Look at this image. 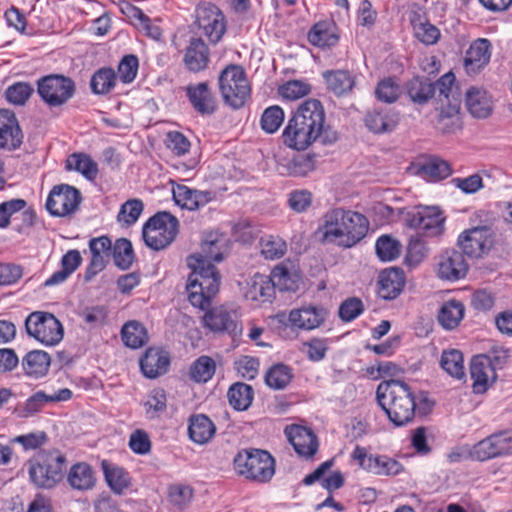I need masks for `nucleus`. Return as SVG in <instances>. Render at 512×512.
<instances>
[{
    "mask_svg": "<svg viewBox=\"0 0 512 512\" xmlns=\"http://www.w3.org/2000/svg\"><path fill=\"white\" fill-rule=\"evenodd\" d=\"M375 249L380 260L392 261L400 255L401 244L389 235H382L377 239Z\"/></svg>",
    "mask_w": 512,
    "mask_h": 512,
    "instance_id": "54",
    "label": "nucleus"
},
{
    "mask_svg": "<svg viewBox=\"0 0 512 512\" xmlns=\"http://www.w3.org/2000/svg\"><path fill=\"white\" fill-rule=\"evenodd\" d=\"M101 467L105 480L113 492L121 494L129 487L130 476L123 467L113 464L107 460H103L101 462Z\"/></svg>",
    "mask_w": 512,
    "mask_h": 512,
    "instance_id": "37",
    "label": "nucleus"
},
{
    "mask_svg": "<svg viewBox=\"0 0 512 512\" xmlns=\"http://www.w3.org/2000/svg\"><path fill=\"white\" fill-rule=\"evenodd\" d=\"M261 256L266 260L281 259L287 252L286 241L277 235H264L259 240Z\"/></svg>",
    "mask_w": 512,
    "mask_h": 512,
    "instance_id": "45",
    "label": "nucleus"
},
{
    "mask_svg": "<svg viewBox=\"0 0 512 512\" xmlns=\"http://www.w3.org/2000/svg\"><path fill=\"white\" fill-rule=\"evenodd\" d=\"M51 363L49 354L42 350L28 352L22 359V367L26 375L40 378L47 374Z\"/></svg>",
    "mask_w": 512,
    "mask_h": 512,
    "instance_id": "36",
    "label": "nucleus"
},
{
    "mask_svg": "<svg viewBox=\"0 0 512 512\" xmlns=\"http://www.w3.org/2000/svg\"><path fill=\"white\" fill-rule=\"evenodd\" d=\"M65 168L68 171L79 172L89 181H94L98 175V164L85 153L69 155L65 161Z\"/></svg>",
    "mask_w": 512,
    "mask_h": 512,
    "instance_id": "40",
    "label": "nucleus"
},
{
    "mask_svg": "<svg viewBox=\"0 0 512 512\" xmlns=\"http://www.w3.org/2000/svg\"><path fill=\"white\" fill-rule=\"evenodd\" d=\"M491 177L486 175V178H482L479 174H473L466 178H453L451 183L462 192H477L479 189H489L492 187L489 185Z\"/></svg>",
    "mask_w": 512,
    "mask_h": 512,
    "instance_id": "57",
    "label": "nucleus"
},
{
    "mask_svg": "<svg viewBox=\"0 0 512 512\" xmlns=\"http://www.w3.org/2000/svg\"><path fill=\"white\" fill-rule=\"evenodd\" d=\"M81 201V194H48L45 207L53 217H66L78 209Z\"/></svg>",
    "mask_w": 512,
    "mask_h": 512,
    "instance_id": "27",
    "label": "nucleus"
},
{
    "mask_svg": "<svg viewBox=\"0 0 512 512\" xmlns=\"http://www.w3.org/2000/svg\"><path fill=\"white\" fill-rule=\"evenodd\" d=\"M292 378V369L285 364L278 363L266 372L265 383L274 390H282L288 386Z\"/></svg>",
    "mask_w": 512,
    "mask_h": 512,
    "instance_id": "48",
    "label": "nucleus"
},
{
    "mask_svg": "<svg viewBox=\"0 0 512 512\" xmlns=\"http://www.w3.org/2000/svg\"><path fill=\"white\" fill-rule=\"evenodd\" d=\"M506 358V352H503L502 355L493 356L480 354L472 358L470 375L475 393H484L489 385L496 380V369L502 366Z\"/></svg>",
    "mask_w": 512,
    "mask_h": 512,
    "instance_id": "11",
    "label": "nucleus"
},
{
    "mask_svg": "<svg viewBox=\"0 0 512 512\" xmlns=\"http://www.w3.org/2000/svg\"><path fill=\"white\" fill-rule=\"evenodd\" d=\"M186 95L193 108L202 115H210L216 110V101L212 95L208 83L201 82L186 87Z\"/></svg>",
    "mask_w": 512,
    "mask_h": 512,
    "instance_id": "24",
    "label": "nucleus"
},
{
    "mask_svg": "<svg viewBox=\"0 0 512 512\" xmlns=\"http://www.w3.org/2000/svg\"><path fill=\"white\" fill-rule=\"evenodd\" d=\"M215 371V361L211 357L203 355L191 364L189 375L195 382L206 383L213 377Z\"/></svg>",
    "mask_w": 512,
    "mask_h": 512,
    "instance_id": "50",
    "label": "nucleus"
},
{
    "mask_svg": "<svg viewBox=\"0 0 512 512\" xmlns=\"http://www.w3.org/2000/svg\"><path fill=\"white\" fill-rule=\"evenodd\" d=\"M427 254V248L418 236L411 237L407 246L406 262L409 265H418Z\"/></svg>",
    "mask_w": 512,
    "mask_h": 512,
    "instance_id": "64",
    "label": "nucleus"
},
{
    "mask_svg": "<svg viewBox=\"0 0 512 512\" xmlns=\"http://www.w3.org/2000/svg\"><path fill=\"white\" fill-rule=\"evenodd\" d=\"M405 222L425 237H438L444 232L445 217L438 207H418L407 212Z\"/></svg>",
    "mask_w": 512,
    "mask_h": 512,
    "instance_id": "12",
    "label": "nucleus"
},
{
    "mask_svg": "<svg viewBox=\"0 0 512 512\" xmlns=\"http://www.w3.org/2000/svg\"><path fill=\"white\" fill-rule=\"evenodd\" d=\"M405 286V274L400 268L385 269L379 275L378 295L385 300L397 298Z\"/></svg>",
    "mask_w": 512,
    "mask_h": 512,
    "instance_id": "22",
    "label": "nucleus"
},
{
    "mask_svg": "<svg viewBox=\"0 0 512 512\" xmlns=\"http://www.w3.org/2000/svg\"><path fill=\"white\" fill-rule=\"evenodd\" d=\"M229 404L237 411L247 410L254 398L253 388L243 382L231 385L227 392Z\"/></svg>",
    "mask_w": 512,
    "mask_h": 512,
    "instance_id": "44",
    "label": "nucleus"
},
{
    "mask_svg": "<svg viewBox=\"0 0 512 512\" xmlns=\"http://www.w3.org/2000/svg\"><path fill=\"white\" fill-rule=\"evenodd\" d=\"M235 471L246 479L266 483L275 474L274 458L264 450L244 449L233 461Z\"/></svg>",
    "mask_w": 512,
    "mask_h": 512,
    "instance_id": "5",
    "label": "nucleus"
},
{
    "mask_svg": "<svg viewBox=\"0 0 512 512\" xmlns=\"http://www.w3.org/2000/svg\"><path fill=\"white\" fill-rule=\"evenodd\" d=\"M278 92L287 100H296L310 93V85L301 80H291L281 85Z\"/></svg>",
    "mask_w": 512,
    "mask_h": 512,
    "instance_id": "62",
    "label": "nucleus"
},
{
    "mask_svg": "<svg viewBox=\"0 0 512 512\" xmlns=\"http://www.w3.org/2000/svg\"><path fill=\"white\" fill-rule=\"evenodd\" d=\"M112 254L115 265L123 270L129 269L135 258L132 243L126 238L116 240Z\"/></svg>",
    "mask_w": 512,
    "mask_h": 512,
    "instance_id": "52",
    "label": "nucleus"
},
{
    "mask_svg": "<svg viewBox=\"0 0 512 512\" xmlns=\"http://www.w3.org/2000/svg\"><path fill=\"white\" fill-rule=\"evenodd\" d=\"M376 398L394 426H405L414 419L415 395L405 382L394 379L381 382L376 390Z\"/></svg>",
    "mask_w": 512,
    "mask_h": 512,
    "instance_id": "3",
    "label": "nucleus"
},
{
    "mask_svg": "<svg viewBox=\"0 0 512 512\" xmlns=\"http://www.w3.org/2000/svg\"><path fill=\"white\" fill-rule=\"evenodd\" d=\"M369 221L363 214L348 210L345 220L344 233L339 246L351 248L359 243L368 233Z\"/></svg>",
    "mask_w": 512,
    "mask_h": 512,
    "instance_id": "21",
    "label": "nucleus"
},
{
    "mask_svg": "<svg viewBox=\"0 0 512 512\" xmlns=\"http://www.w3.org/2000/svg\"><path fill=\"white\" fill-rule=\"evenodd\" d=\"M327 317V310L321 306H302L290 311L288 322L293 328L314 330L320 327Z\"/></svg>",
    "mask_w": 512,
    "mask_h": 512,
    "instance_id": "17",
    "label": "nucleus"
},
{
    "mask_svg": "<svg viewBox=\"0 0 512 512\" xmlns=\"http://www.w3.org/2000/svg\"><path fill=\"white\" fill-rule=\"evenodd\" d=\"M128 16L132 24L146 36L153 40H160L162 30L159 26L152 23L151 19L138 7L131 6Z\"/></svg>",
    "mask_w": 512,
    "mask_h": 512,
    "instance_id": "46",
    "label": "nucleus"
},
{
    "mask_svg": "<svg viewBox=\"0 0 512 512\" xmlns=\"http://www.w3.org/2000/svg\"><path fill=\"white\" fill-rule=\"evenodd\" d=\"M457 244L464 256L469 258L481 257L492 244L490 229L481 226L465 230L459 235Z\"/></svg>",
    "mask_w": 512,
    "mask_h": 512,
    "instance_id": "15",
    "label": "nucleus"
},
{
    "mask_svg": "<svg viewBox=\"0 0 512 512\" xmlns=\"http://www.w3.org/2000/svg\"><path fill=\"white\" fill-rule=\"evenodd\" d=\"M512 453V429L495 432L480 440L469 450V456L476 461L504 457Z\"/></svg>",
    "mask_w": 512,
    "mask_h": 512,
    "instance_id": "10",
    "label": "nucleus"
},
{
    "mask_svg": "<svg viewBox=\"0 0 512 512\" xmlns=\"http://www.w3.org/2000/svg\"><path fill=\"white\" fill-rule=\"evenodd\" d=\"M406 91L412 102L423 105L435 95V85L428 78L414 77L406 83Z\"/></svg>",
    "mask_w": 512,
    "mask_h": 512,
    "instance_id": "38",
    "label": "nucleus"
},
{
    "mask_svg": "<svg viewBox=\"0 0 512 512\" xmlns=\"http://www.w3.org/2000/svg\"><path fill=\"white\" fill-rule=\"evenodd\" d=\"M25 328L29 336L46 346L57 345L64 336L61 322L49 312L30 313L25 320Z\"/></svg>",
    "mask_w": 512,
    "mask_h": 512,
    "instance_id": "8",
    "label": "nucleus"
},
{
    "mask_svg": "<svg viewBox=\"0 0 512 512\" xmlns=\"http://www.w3.org/2000/svg\"><path fill=\"white\" fill-rule=\"evenodd\" d=\"M218 84L224 103L232 109L242 108L250 98V83L239 65H228L220 73Z\"/></svg>",
    "mask_w": 512,
    "mask_h": 512,
    "instance_id": "6",
    "label": "nucleus"
},
{
    "mask_svg": "<svg viewBox=\"0 0 512 512\" xmlns=\"http://www.w3.org/2000/svg\"><path fill=\"white\" fill-rule=\"evenodd\" d=\"M78 315L89 329H94L106 322L108 312L102 305L86 306L78 312Z\"/></svg>",
    "mask_w": 512,
    "mask_h": 512,
    "instance_id": "56",
    "label": "nucleus"
},
{
    "mask_svg": "<svg viewBox=\"0 0 512 512\" xmlns=\"http://www.w3.org/2000/svg\"><path fill=\"white\" fill-rule=\"evenodd\" d=\"M398 114L391 110H373L366 114L365 125L375 134L393 131L398 125Z\"/></svg>",
    "mask_w": 512,
    "mask_h": 512,
    "instance_id": "31",
    "label": "nucleus"
},
{
    "mask_svg": "<svg viewBox=\"0 0 512 512\" xmlns=\"http://www.w3.org/2000/svg\"><path fill=\"white\" fill-rule=\"evenodd\" d=\"M216 432L214 423L204 414L190 417L188 433L190 439L197 444H206Z\"/></svg>",
    "mask_w": 512,
    "mask_h": 512,
    "instance_id": "35",
    "label": "nucleus"
},
{
    "mask_svg": "<svg viewBox=\"0 0 512 512\" xmlns=\"http://www.w3.org/2000/svg\"><path fill=\"white\" fill-rule=\"evenodd\" d=\"M178 231V219L169 212L160 211L145 222L142 236L149 248L159 251L168 247L175 240Z\"/></svg>",
    "mask_w": 512,
    "mask_h": 512,
    "instance_id": "7",
    "label": "nucleus"
},
{
    "mask_svg": "<svg viewBox=\"0 0 512 512\" xmlns=\"http://www.w3.org/2000/svg\"><path fill=\"white\" fill-rule=\"evenodd\" d=\"M187 265L191 269L186 284L188 300L194 307L206 311L219 291L221 276L214 264L198 253L187 258Z\"/></svg>",
    "mask_w": 512,
    "mask_h": 512,
    "instance_id": "2",
    "label": "nucleus"
},
{
    "mask_svg": "<svg viewBox=\"0 0 512 512\" xmlns=\"http://www.w3.org/2000/svg\"><path fill=\"white\" fill-rule=\"evenodd\" d=\"M468 271V264L465 256L455 249L444 251L438 263V275L440 278L450 281L459 280L465 277Z\"/></svg>",
    "mask_w": 512,
    "mask_h": 512,
    "instance_id": "20",
    "label": "nucleus"
},
{
    "mask_svg": "<svg viewBox=\"0 0 512 512\" xmlns=\"http://www.w3.org/2000/svg\"><path fill=\"white\" fill-rule=\"evenodd\" d=\"M440 365L447 374L455 379L460 380L465 377L463 355L459 350L443 351Z\"/></svg>",
    "mask_w": 512,
    "mask_h": 512,
    "instance_id": "49",
    "label": "nucleus"
},
{
    "mask_svg": "<svg viewBox=\"0 0 512 512\" xmlns=\"http://www.w3.org/2000/svg\"><path fill=\"white\" fill-rule=\"evenodd\" d=\"M23 133L13 111L0 109V148L8 151L20 147Z\"/></svg>",
    "mask_w": 512,
    "mask_h": 512,
    "instance_id": "19",
    "label": "nucleus"
},
{
    "mask_svg": "<svg viewBox=\"0 0 512 512\" xmlns=\"http://www.w3.org/2000/svg\"><path fill=\"white\" fill-rule=\"evenodd\" d=\"M34 89L27 82H17L10 85L6 91V99L14 105H24L31 97Z\"/></svg>",
    "mask_w": 512,
    "mask_h": 512,
    "instance_id": "60",
    "label": "nucleus"
},
{
    "mask_svg": "<svg viewBox=\"0 0 512 512\" xmlns=\"http://www.w3.org/2000/svg\"><path fill=\"white\" fill-rule=\"evenodd\" d=\"M326 88L338 97L352 92L356 85L355 76L345 69L326 70L322 73Z\"/></svg>",
    "mask_w": 512,
    "mask_h": 512,
    "instance_id": "25",
    "label": "nucleus"
},
{
    "mask_svg": "<svg viewBox=\"0 0 512 512\" xmlns=\"http://www.w3.org/2000/svg\"><path fill=\"white\" fill-rule=\"evenodd\" d=\"M326 114L322 103L317 99H308L299 105L288 120L282 133L286 146L302 151L314 142L324 145L333 144L338 140V133L329 125H325Z\"/></svg>",
    "mask_w": 512,
    "mask_h": 512,
    "instance_id": "1",
    "label": "nucleus"
},
{
    "mask_svg": "<svg viewBox=\"0 0 512 512\" xmlns=\"http://www.w3.org/2000/svg\"><path fill=\"white\" fill-rule=\"evenodd\" d=\"M117 74L112 68L98 69L91 77L90 88L94 94H108L116 85Z\"/></svg>",
    "mask_w": 512,
    "mask_h": 512,
    "instance_id": "47",
    "label": "nucleus"
},
{
    "mask_svg": "<svg viewBox=\"0 0 512 512\" xmlns=\"http://www.w3.org/2000/svg\"><path fill=\"white\" fill-rule=\"evenodd\" d=\"M347 214L348 210L343 208H334L324 214L323 224L317 230V233L321 234L323 243H334L339 246V241L344 233Z\"/></svg>",
    "mask_w": 512,
    "mask_h": 512,
    "instance_id": "18",
    "label": "nucleus"
},
{
    "mask_svg": "<svg viewBox=\"0 0 512 512\" xmlns=\"http://www.w3.org/2000/svg\"><path fill=\"white\" fill-rule=\"evenodd\" d=\"M209 49L201 38H192L183 58L184 64L191 72L198 73L207 68Z\"/></svg>",
    "mask_w": 512,
    "mask_h": 512,
    "instance_id": "28",
    "label": "nucleus"
},
{
    "mask_svg": "<svg viewBox=\"0 0 512 512\" xmlns=\"http://www.w3.org/2000/svg\"><path fill=\"white\" fill-rule=\"evenodd\" d=\"M375 94L380 101L393 103L400 96V86L394 78H385L378 83Z\"/></svg>",
    "mask_w": 512,
    "mask_h": 512,
    "instance_id": "61",
    "label": "nucleus"
},
{
    "mask_svg": "<svg viewBox=\"0 0 512 512\" xmlns=\"http://www.w3.org/2000/svg\"><path fill=\"white\" fill-rule=\"evenodd\" d=\"M415 173L427 181H439L448 177L452 169L450 164L439 158H429L414 165Z\"/></svg>",
    "mask_w": 512,
    "mask_h": 512,
    "instance_id": "32",
    "label": "nucleus"
},
{
    "mask_svg": "<svg viewBox=\"0 0 512 512\" xmlns=\"http://www.w3.org/2000/svg\"><path fill=\"white\" fill-rule=\"evenodd\" d=\"M284 111L275 105L266 108L261 117V128L267 133L276 132L284 121Z\"/></svg>",
    "mask_w": 512,
    "mask_h": 512,
    "instance_id": "58",
    "label": "nucleus"
},
{
    "mask_svg": "<svg viewBox=\"0 0 512 512\" xmlns=\"http://www.w3.org/2000/svg\"><path fill=\"white\" fill-rule=\"evenodd\" d=\"M196 22L212 43H217L226 31L223 13L211 3H203L196 9Z\"/></svg>",
    "mask_w": 512,
    "mask_h": 512,
    "instance_id": "14",
    "label": "nucleus"
},
{
    "mask_svg": "<svg viewBox=\"0 0 512 512\" xmlns=\"http://www.w3.org/2000/svg\"><path fill=\"white\" fill-rule=\"evenodd\" d=\"M67 481L74 490L88 491L96 484L95 472L88 463L78 462L70 468Z\"/></svg>",
    "mask_w": 512,
    "mask_h": 512,
    "instance_id": "34",
    "label": "nucleus"
},
{
    "mask_svg": "<svg viewBox=\"0 0 512 512\" xmlns=\"http://www.w3.org/2000/svg\"><path fill=\"white\" fill-rule=\"evenodd\" d=\"M460 108V102L448 104L447 110H441L438 115L436 127L443 134H450L460 129L459 117L457 116Z\"/></svg>",
    "mask_w": 512,
    "mask_h": 512,
    "instance_id": "51",
    "label": "nucleus"
},
{
    "mask_svg": "<svg viewBox=\"0 0 512 512\" xmlns=\"http://www.w3.org/2000/svg\"><path fill=\"white\" fill-rule=\"evenodd\" d=\"M465 307L462 302L449 300L439 310L438 322L446 330L455 329L463 319Z\"/></svg>",
    "mask_w": 512,
    "mask_h": 512,
    "instance_id": "41",
    "label": "nucleus"
},
{
    "mask_svg": "<svg viewBox=\"0 0 512 512\" xmlns=\"http://www.w3.org/2000/svg\"><path fill=\"white\" fill-rule=\"evenodd\" d=\"M82 257L78 250H69L61 259L62 269L54 272L45 282L50 287L63 283L81 264Z\"/></svg>",
    "mask_w": 512,
    "mask_h": 512,
    "instance_id": "39",
    "label": "nucleus"
},
{
    "mask_svg": "<svg viewBox=\"0 0 512 512\" xmlns=\"http://www.w3.org/2000/svg\"><path fill=\"white\" fill-rule=\"evenodd\" d=\"M66 457L56 449L41 450L29 467V476L39 488L51 489L64 477Z\"/></svg>",
    "mask_w": 512,
    "mask_h": 512,
    "instance_id": "4",
    "label": "nucleus"
},
{
    "mask_svg": "<svg viewBox=\"0 0 512 512\" xmlns=\"http://www.w3.org/2000/svg\"><path fill=\"white\" fill-rule=\"evenodd\" d=\"M170 364L169 354L162 349L150 347L140 358V368L142 373L150 379L167 372Z\"/></svg>",
    "mask_w": 512,
    "mask_h": 512,
    "instance_id": "23",
    "label": "nucleus"
},
{
    "mask_svg": "<svg viewBox=\"0 0 512 512\" xmlns=\"http://www.w3.org/2000/svg\"><path fill=\"white\" fill-rule=\"evenodd\" d=\"M490 42L487 39H477L466 51L464 58L465 69L468 73H478L490 60Z\"/></svg>",
    "mask_w": 512,
    "mask_h": 512,
    "instance_id": "29",
    "label": "nucleus"
},
{
    "mask_svg": "<svg viewBox=\"0 0 512 512\" xmlns=\"http://www.w3.org/2000/svg\"><path fill=\"white\" fill-rule=\"evenodd\" d=\"M143 209L144 204L142 200L137 198L129 199L121 205L117 216L118 221L124 222L127 225H132L138 220Z\"/></svg>",
    "mask_w": 512,
    "mask_h": 512,
    "instance_id": "59",
    "label": "nucleus"
},
{
    "mask_svg": "<svg viewBox=\"0 0 512 512\" xmlns=\"http://www.w3.org/2000/svg\"><path fill=\"white\" fill-rule=\"evenodd\" d=\"M193 498V489L189 485L173 484L168 488V500L178 511L186 509Z\"/></svg>",
    "mask_w": 512,
    "mask_h": 512,
    "instance_id": "53",
    "label": "nucleus"
},
{
    "mask_svg": "<svg viewBox=\"0 0 512 512\" xmlns=\"http://www.w3.org/2000/svg\"><path fill=\"white\" fill-rule=\"evenodd\" d=\"M351 459L363 470L379 476H395L403 470L397 460L387 455L368 454L366 448L359 445L351 453Z\"/></svg>",
    "mask_w": 512,
    "mask_h": 512,
    "instance_id": "13",
    "label": "nucleus"
},
{
    "mask_svg": "<svg viewBox=\"0 0 512 512\" xmlns=\"http://www.w3.org/2000/svg\"><path fill=\"white\" fill-rule=\"evenodd\" d=\"M177 206L188 211H196L213 200L211 194H172Z\"/></svg>",
    "mask_w": 512,
    "mask_h": 512,
    "instance_id": "55",
    "label": "nucleus"
},
{
    "mask_svg": "<svg viewBox=\"0 0 512 512\" xmlns=\"http://www.w3.org/2000/svg\"><path fill=\"white\" fill-rule=\"evenodd\" d=\"M203 317L204 325L214 332H227L235 336L238 328L235 320L229 311L223 308L207 309Z\"/></svg>",
    "mask_w": 512,
    "mask_h": 512,
    "instance_id": "30",
    "label": "nucleus"
},
{
    "mask_svg": "<svg viewBox=\"0 0 512 512\" xmlns=\"http://www.w3.org/2000/svg\"><path fill=\"white\" fill-rule=\"evenodd\" d=\"M466 107L469 113L479 119H485L492 113V101L486 91L471 87L466 92Z\"/></svg>",
    "mask_w": 512,
    "mask_h": 512,
    "instance_id": "33",
    "label": "nucleus"
},
{
    "mask_svg": "<svg viewBox=\"0 0 512 512\" xmlns=\"http://www.w3.org/2000/svg\"><path fill=\"white\" fill-rule=\"evenodd\" d=\"M121 338L125 346L138 349L148 342V332L145 326L136 321H128L121 329Z\"/></svg>",
    "mask_w": 512,
    "mask_h": 512,
    "instance_id": "42",
    "label": "nucleus"
},
{
    "mask_svg": "<svg viewBox=\"0 0 512 512\" xmlns=\"http://www.w3.org/2000/svg\"><path fill=\"white\" fill-rule=\"evenodd\" d=\"M285 435L300 457L311 458L318 451V439L310 428L292 425L286 427Z\"/></svg>",
    "mask_w": 512,
    "mask_h": 512,
    "instance_id": "16",
    "label": "nucleus"
},
{
    "mask_svg": "<svg viewBox=\"0 0 512 512\" xmlns=\"http://www.w3.org/2000/svg\"><path fill=\"white\" fill-rule=\"evenodd\" d=\"M74 81L67 76L50 74L37 81V93L49 107L66 104L75 94Z\"/></svg>",
    "mask_w": 512,
    "mask_h": 512,
    "instance_id": "9",
    "label": "nucleus"
},
{
    "mask_svg": "<svg viewBox=\"0 0 512 512\" xmlns=\"http://www.w3.org/2000/svg\"><path fill=\"white\" fill-rule=\"evenodd\" d=\"M49 402H51L49 395L43 391H37L25 401L21 410V416L31 417L41 411L42 408Z\"/></svg>",
    "mask_w": 512,
    "mask_h": 512,
    "instance_id": "63",
    "label": "nucleus"
},
{
    "mask_svg": "<svg viewBox=\"0 0 512 512\" xmlns=\"http://www.w3.org/2000/svg\"><path fill=\"white\" fill-rule=\"evenodd\" d=\"M288 277V271L284 267H276L272 271V278L263 275H256L250 289V297L252 300H269L274 292L276 280L281 281L282 278Z\"/></svg>",
    "mask_w": 512,
    "mask_h": 512,
    "instance_id": "26",
    "label": "nucleus"
},
{
    "mask_svg": "<svg viewBox=\"0 0 512 512\" xmlns=\"http://www.w3.org/2000/svg\"><path fill=\"white\" fill-rule=\"evenodd\" d=\"M308 41L313 46L321 48L331 47L338 41V36L333 31V25L327 21H320L313 25L308 33Z\"/></svg>",
    "mask_w": 512,
    "mask_h": 512,
    "instance_id": "43",
    "label": "nucleus"
}]
</instances>
